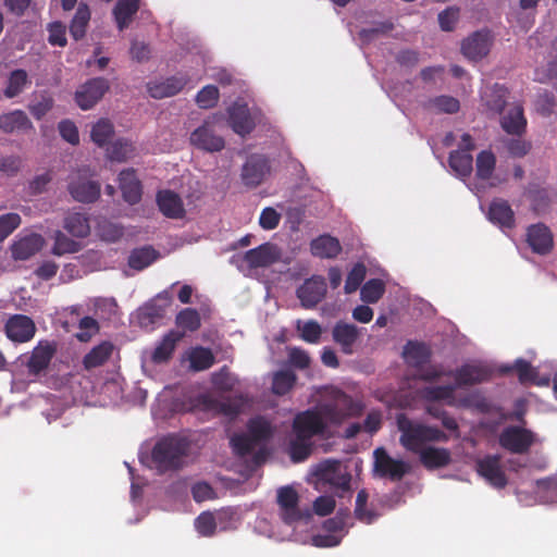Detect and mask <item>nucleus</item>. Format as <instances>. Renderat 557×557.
<instances>
[{"mask_svg":"<svg viewBox=\"0 0 557 557\" xmlns=\"http://www.w3.org/2000/svg\"><path fill=\"white\" fill-rule=\"evenodd\" d=\"M211 382L216 389L230 392L234 388L236 380L228 367L223 366L219 371L212 373Z\"/></svg>","mask_w":557,"mask_h":557,"instance_id":"nucleus-62","label":"nucleus"},{"mask_svg":"<svg viewBox=\"0 0 557 557\" xmlns=\"http://www.w3.org/2000/svg\"><path fill=\"white\" fill-rule=\"evenodd\" d=\"M172 297L168 292L159 294L156 299L146 304L138 310V321L144 327L156 324L165 315V309L170 306Z\"/></svg>","mask_w":557,"mask_h":557,"instance_id":"nucleus-17","label":"nucleus"},{"mask_svg":"<svg viewBox=\"0 0 557 557\" xmlns=\"http://www.w3.org/2000/svg\"><path fill=\"white\" fill-rule=\"evenodd\" d=\"M190 144L206 152H219L224 149L225 140L218 134L213 121H205L190 134Z\"/></svg>","mask_w":557,"mask_h":557,"instance_id":"nucleus-7","label":"nucleus"},{"mask_svg":"<svg viewBox=\"0 0 557 557\" xmlns=\"http://www.w3.org/2000/svg\"><path fill=\"white\" fill-rule=\"evenodd\" d=\"M57 352V344L49 341H40L35 346L25 363L30 375H39L45 372Z\"/></svg>","mask_w":557,"mask_h":557,"instance_id":"nucleus-12","label":"nucleus"},{"mask_svg":"<svg viewBox=\"0 0 557 557\" xmlns=\"http://www.w3.org/2000/svg\"><path fill=\"white\" fill-rule=\"evenodd\" d=\"M496 158L490 150H483L476 156V176L480 180L486 181L492 177L495 170Z\"/></svg>","mask_w":557,"mask_h":557,"instance_id":"nucleus-51","label":"nucleus"},{"mask_svg":"<svg viewBox=\"0 0 557 557\" xmlns=\"http://www.w3.org/2000/svg\"><path fill=\"white\" fill-rule=\"evenodd\" d=\"M537 495L543 503L556 504L557 503V480L556 479H542L537 480Z\"/></svg>","mask_w":557,"mask_h":557,"instance_id":"nucleus-57","label":"nucleus"},{"mask_svg":"<svg viewBox=\"0 0 557 557\" xmlns=\"http://www.w3.org/2000/svg\"><path fill=\"white\" fill-rule=\"evenodd\" d=\"M456 385H438V386H426L420 391V396L426 401H441L444 400L448 406L451 407H469V398L457 400L455 398Z\"/></svg>","mask_w":557,"mask_h":557,"instance_id":"nucleus-20","label":"nucleus"},{"mask_svg":"<svg viewBox=\"0 0 557 557\" xmlns=\"http://www.w3.org/2000/svg\"><path fill=\"white\" fill-rule=\"evenodd\" d=\"M397 429L400 432L399 443L411 453L419 454L422 466L428 470L447 467L451 462L448 448L425 446L428 443H446L449 436L441 429L410 420L407 414L396 416Z\"/></svg>","mask_w":557,"mask_h":557,"instance_id":"nucleus-1","label":"nucleus"},{"mask_svg":"<svg viewBox=\"0 0 557 557\" xmlns=\"http://www.w3.org/2000/svg\"><path fill=\"white\" fill-rule=\"evenodd\" d=\"M110 83L103 77H94L75 92V101L82 110L91 109L109 90Z\"/></svg>","mask_w":557,"mask_h":557,"instance_id":"nucleus-9","label":"nucleus"},{"mask_svg":"<svg viewBox=\"0 0 557 557\" xmlns=\"http://www.w3.org/2000/svg\"><path fill=\"white\" fill-rule=\"evenodd\" d=\"M157 203L160 211L170 219L184 216L185 209L181 197L172 190H160L157 194Z\"/></svg>","mask_w":557,"mask_h":557,"instance_id":"nucleus-29","label":"nucleus"},{"mask_svg":"<svg viewBox=\"0 0 557 557\" xmlns=\"http://www.w3.org/2000/svg\"><path fill=\"white\" fill-rule=\"evenodd\" d=\"M219 88L214 85H207L196 96V103L201 109H211L219 101Z\"/></svg>","mask_w":557,"mask_h":557,"instance_id":"nucleus-61","label":"nucleus"},{"mask_svg":"<svg viewBox=\"0 0 557 557\" xmlns=\"http://www.w3.org/2000/svg\"><path fill=\"white\" fill-rule=\"evenodd\" d=\"M190 369L194 371H205L211 368L215 362V357L210 348L197 346L188 352Z\"/></svg>","mask_w":557,"mask_h":557,"instance_id":"nucleus-38","label":"nucleus"},{"mask_svg":"<svg viewBox=\"0 0 557 557\" xmlns=\"http://www.w3.org/2000/svg\"><path fill=\"white\" fill-rule=\"evenodd\" d=\"M175 323L184 331L195 332L201 326V318L196 309L185 308L177 313Z\"/></svg>","mask_w":557,"mask_h":557,"instance_id":"nucleus-50","label":"nucleus"},{"mask_svg":"<svg viewBox=\"0 0 557 557\" xmlns=\"http://www.w3.org/2000/svg\"><path fill=\"white\" fill-rule=\"evenodd\" d=\"M158 257V251L151 246L137 248L131 252L128 265L134 270L141 271L153 263Z\"/></svg>","mask_w":557,"mask_h":557,"instance_id":"nucleus-41","label":"nucleus"},{"mask_svg":"<svg viewBox=\"0 0 557 557\" xmlns=\"http://www.w3.org/2000/svg\"><path fill=\"white\" fill-rule=\"evenodd\" d=\"M487 216L492 223L500 227L511 228L515 226V213L507 200H493L490 205Z\"/></svg>","mask_w":557,"mask_h":557,"instance_id":"nucleus-30","label":"nucleus"},{"mask_svg":"<svg viewBox=\"0 0 557 557\" xmlns=\"http://www.w3.org/2000/svg\"><path fill=\"white\" fill-rule=\"evenodd\" d=\"M114 346L111 342L104 341L95 346L87 352L83 359V366L86 370H91L104 364L113 352Z\"/></svg>","mask_w":557,"mask_h":557,"instance_id":"nucleus-37","label":"nucleus"},{"mask_svg":"<svg viewBox=\"0 0 557 557\" xmlns=\"http://www.w3.org/2000/svg\"><path fill=\"white\" fill-rule=\"evenodd\" d=\"M114 134L113 124L109 120L98 121L91 129V139L99 147H103Z\"/></svg>","mask_w":557,"mask_h":557,"instance_id":"nucleus-55","label":"nucleus"},{"mask_svg":"<svg viewBox=\"0 0 557 557\" xmlns=\"http://www.w3.org/2000/svg\"><path fill=\"white\" fill-rule=\"evenodd\" d=\"M332 337L343 354L352 355L355 345L360 337V330L355 324L338 321L332 330Z\"/></svg>","mask_w":557,"mask_h":557,"instance_id":"nucleus-22","label":"nucleus"},{"mask_svg":"<svg viewBox=\"0 0 557 557\" xmlns=\"http://www.w3.org/2000/svg\"><path fill=\"white\" fill-rule=\"evenodd\" d=\"M54 100L52 96L44 91L36 96L35 99L29 103L28 110L36 120H41L52 108Z\"/></svg>","mask_w":557,"mask_h":557,"instance_id":"nucleus-54","label":"nucleus"},{"mask_svg":"<svg viewBox=\"0 0 557 557\" xmlns=\"http://www.w3.org/2000/svg\"><path fill=\"white\" fill-rule=\"evenodd\" d=\"M499 445L511 454H527L535 442V434L522 426L510 425L499 434Z\"/></svg>","mask_w":557,"mask_h":557,"instance_id":"nucleus-6","label":"nucleus"},{"mask_svg":"<svg viewBox=\"0 0 557 557\" xmlns=\"http://www.w3.org/2000/svg\"><path fill=\"white\" fill-rule=\"evenodd\" d=\"M363 405L344 392H337L333 401L321 407L324 419L332 424H341L348 418L359 417Z\"/></svg>","mask_w":557,"mask_h":557,"instance_id":"nucleus-4","label":"nucleus"},{"mask_svg":"<svg viewBox=\"0 0 557 557\" xmlns=\"http://www.w3.org/2000/svg\"><path fill=\"white\" fill-rule=\"evenodd\" d=\"M4 330L8 338L12 342L26 343L35 336L36 325L29 317L14 314L8 319Z\"/></svg>","mask_w":557,"mask_h":557,"instance_id":"nucleus-16","label":"nucleus"},{"mask_svg":"<svg viewBox=\"0 0 557 557\" xmlns=\"http://www.w3.org/2000/svg\"><path fill=\"white\" fill-rule=\"evenodd\" d=\"M280 259L277 248L271 244H262L245 252L244 260L250 268H265Z\"/></svg>","mask_w":557,"mask_h":557,"instance_id":"nucleus-27","label":"nucleus"},{"mask_svg":"<svg viewBox=\"0 0 557 557\" xmlns=\"http://www.w3.org/2000/svg\"><path fill=\"white\" fill-rule=\"evenodd\" d=\"M527 240L532 250L540 255H546L553 248L552 232L543 223L533 224L528 227Z\"/></svg>","mask_w":557,"mask_h":557,"instance_id":"nucleus-26","label":"nucleus"},{"mask_svg":"<svg viewBox=\"0 0 557 557\" xmlns=\"http://www.w3.org/2000/svg\"><path fill=\"white\" fill-rule=\"evenodd\" d=\"M312 451V443L310 440L294 435L288 446V454L294 462L305 461Z\"/></svg>","mask_w":557,"mask_h":557,"instance_id":"nucleus-49","label":"nucleus"},{"mask_svg":"<svg viewBox=\"0 0 557 557\" xmlns=\"http://www.w3.org/2000/svg\"><path fill=\"white\" fill-rule=\"evenodd\" d=\"M476 472L484 478L492 486L504 488L507 476L500 465V456L487 455L476 461Z\"/></svg>","mask_w":557,"mask_h":557,"instance_id":"nucleus-13","label":"nucleus"},{"mask_svg":"<svg viewBox=\"0 0 557 557\" xmlns=\"http://www.w3.org/2000/svg\"><path fill=\"white\" fill-rule=\"evenodd\" d=\"M407 364L414 369H421L431 359V350L424 343L409 341L403 351Z\"/></svg>","mask_w":557,"mask_h":557,"instance_id":"nucleus-33","label":"nucleus"},{"mask_svg":"<svg viewBox=\"0 0 557 557\" xmlns=\"http://www.w3.org/2000/svg\"><path fill=\"white\" fill-rule=\"evenodd\" d=\"M430 106L438 112L453 114L459 111V100L451 96H437L430 100Z\"/></svg>","mask_w":557,"mask_h":557,"instance_id":"nucleus-63","label":"nucleus"},{"mask_svg":"<svg viewBox=\"0 0 557 557\" xmlns=\"http://www.w3.org/2000/svg\"><path fill=\"white\" fill-rule=\"evenodd\" d=\"M269 172V160L262 154H251L242 169L243 183L248 187H257L263 182Z\"/></svg>","mask_w":557,"mask_h":557,"instance_id":"nucleus-15","label":"nucleus"},{"mask_svg":"<svg viewBox=\"0 0 557 557\" xmlns=\"http://www.w3.org/2000/svg\"><path fill=\"white\" fill-rule=\"evenodd\" d=\"M33 123L22 110H13L0 115V129L4 133L33 129Z\"/></svg>","mask_w":557,"mask_h":557,"instance_id":"nucleus-36","label":"nucleus"},{"mask_svg":"<svg viewBox=\"0 0 557 557\" xmlns=\"http://www.w3.org/2000/svg\"><path fill=\"white\" fill-rule=\"evenodd\" d=\"M92 175L89 168L78 169L72 173L67 190L75 201L92 203L99 199L101 186L97 181L91 180Z\"/></svg>","mask_w":557,"mask_h":557,"instance_id":"nucleus-3","label":"nucleus"},{"mask_svg":"<svg viewBox=\"0 0 557 557\" xmlns=\"http://www.w3.org/2000/svg\"><path fill=\"white\" fill-rule=\"evenodd\" d=\"M367 269L363 263H356L349 271L344 290L346 294L355 293L363 282L366 277Z\"/></svg>","mask_w":557,"mask_h":557,"instance_id":"nucleus-59","label":"nucleus"},{"mask_svg":"<svg viewBox=\"0 0 557 557\" xmlns=\"http://www.w3.org/2000/svg\"><path fill=\"white\" fill-rule=\"evenodd\" d=\"M448 374L454 375L456 387L475 385L487 381L492 371L481 364H463L455 371H449Z\"/></svg>","mask_w":557,"mask_h":557,"instance_id":"nucleus-19","label":"nucleus"},{"mask_svg":"<svg viewBox=\"0 0 557 557\" xmlns=\"http://www.w3.org/2000/svg\"><path fill=\"white\" fill-rule=\"evenodd\" d=\"M297 330L300 331V338L310 344L319 343L322 335V327L314 320H309L302 325L301 322L298 321Z\"/></svg>","mask_w":557,"mask_h":557,"instance_id":"nucleus-58","label":"nucleus"},{"mask_svg":"<svg viewBox=\"0 0 557 557\" xmlns=\"http://www.w3.org/2000/svg\"><path fill=\"white\" fill-rule=\"evenodd\" d=\"M247 433L257 444H260L273 436V428L265 418L259 416L248 421Z\"/></svg>","mask_w":557,"mask_h":557,"instance_id":"nucleus-40","label":"nucleus"},{"mask_svg":"<svg viewBox=\"0 0 557 557\" xmlns=\"http://www.w3.org/2000/svg\"><path fill=\"white\" fill-rule=\"evenodd\" d=\"M187 75H174L161 82H150L147 85L149 95L154 99L172 97L178 94L188 83Z\"/></svg>","mask_w":557,"mask_h":557,"instance_id":"nucleus-23","label":"nucleus"},{"mask_svg":"<svg viewBox=\"0 0 557 557\" xmlns=\"http://www.w3.org/2000/svg\"><path fill=\"white\" fill-rule=\"evenodd\" d=\"M323 419L322 413L320 414L313 410L299 412L293 421V434L311 441L313 436L324 432L325 423Z\"/></svg>","mask_w":557,"mask_h":557,"instance_id":"nucleus-10","label":"nucleus"},{"mask_svg":"<svg viewBox=\"0 0 557 557\" xmlns=\"http://www.w3.org/2000/svg\"><path fill=\"white\" fill-rule=\"evenodd\" d=\"M492 39L490 30H476L462 41L461 51L469 60H481L488 54Z\"/></svg>","mask_w":557,"mask_h":557,"instance_id":"nucleus-14","label":"nucleus"},{"mask_svg":"<svg viewBox=\"0 0 557 557\" xmlns=\"http://www.w3.org/2000/svg\"><path fill=\"white\" fill-rule=\"evenodd\" d=\"M327 292L325 278L321 275H312L297 288L296 296L305 309H313L320 304Z\"/></svg>","mask_w":557,"mask_h":557,"instance_id":"nucleus-8","label":"nucleus"},{"mask_svg":"<svg viewBox=\"0 0 557 557\" xmlns=\"http://www.w3.org/2000/svg\"><path fill=\"white\" fill-rule=\"evenodd\" d=\"M135 148L129 140L116 139L107 148V154L110 160L123 162L134 156Z\"/></svg>","mask_w":557,"mask_h":557,"instance_id":"nucleus-48","label":"nucleus"},{"mask_svg":"<svg viewBox=\"0 0 557 557\" xmlns=\"http://www.w3.org/2000/svg\"><path fill=\"white\" fill-rule=\"evenodd\" d=\"M54 244L52 247V253L55 256H63L65 253H75L81 250V244L74 239L67 237L63 232L55 231Z\"/></svg>","mask_w":557,"mask_h":557,"instance_id":"nucleus-53","label":"nucleus"},{"mask_svg":"<svg viewBox=\"0 0 557 557\" xmlns=\"http://www.w3.org/2000/svg\"><path fill=\"white\" fill-rule=\"evenodd\" d=\"M297 375L292 370H280L272 377V393L277 396L286 395L296 384Z\"/></svg>","mask_w":557,"mask_h":557,"instance_id":"nucleus-44","label":"nucleus"},{"mask_svg":"<svg viewBox=\"0 0 557 557\" xmlns=\"http://www.w3.org/2000/svg\"><path fill=\"white\" fill-rule=\"evenodd\" d=\"M374 469L382 478H388L392 481H399L410 470L409 466L405 461L393 459L382 447L374 450Z\"/></svg>","mask_w":557,"mask_h":557,"instance_id":"nucleus-11","label":"nucleus"},{"mask_svg":"<svg viewBox=\"0 0 557 557\" xmlns=\"http://www.w3.org/2000/svg\"><path fill=\"white\" fill-rule=\"evenodd\" d=\"M508 98V89L500 84H495L491 92L485 95V104L486 107L495 112V113H502L505 109V106L507 103Z\"/></svg>","mask_w":557,"mask_h":557,"instance_id":"nucleus-47","label":"nucleus"},{"mask_svg":"<svg viewBox=\"0 0 557 557\" xmlns=\"http://www.w3.org/2000/svg\"><path fill=\"white\" fill-rule=\"evenodd\" d=\"M298 503V493L292 486H282L277 490V505L285 523L292 524L302 518Z\"/></svg>","mask_w":557,"mask_h":557,"instance_id":"nucleus-18","label":"nucleus"},{"mask_svg":"<svg viewBox=\"0 0 557 557\" xmlns=\"http://www.w3.org/2000/svg\"><path fill=\"white\" fill-rule=\"evenodd\" d=\"M450 168L459 175L468 177L473 170V158L470 152L454 150L449 153Z\"/></svg>","mask_w":557,"mask_h":557,"instance_id":"nucleus-43","label":"nucleus"},{"mask_svg":"<svg viewBox=\"0 0 557 557\" xmlns=\"http://www.w3.org/2000/svg\"><path fill=\"white\" fill-rule=\"evenodd\" d=\"M184 332L171 330L166 333L151 354V361L160 364L168 362L176 348L177 343L184 337Z\"/></svg>","mask_w":557,"mask_h":557,"instance_id":"nucleus-28","label":"nucleus"},{"mask_svg":"<svg viewBox=\"0 0 557 557\" xmlns=\"http://www.w3.org/2000/svg\"><path fill=\"white\" fill-rule=\"evenodd\" d=\"M527 119L522 104L515 103L500 117V126L508 135L521 137L527 132Z\"/></svg>","mask_w":557,"mask_h":557,"instance_id":"nucleus-25","label":"nucleus"},{"mask_svg":"<svg viewBox=\"0 0 557 557\" xmlns=\"http://www.w3.org/2000/svg\"><path fill=\"white\" fill-rule=\"evenodd\" d=\"M247 403L248 398L243 394L224 399H216L210 395H199L196 398L195 407L203 412L234 418L243 411Z\"/></svg>","mask_w":557,"mask_h":557,"instance_id":"nucleus-5","label":"nucleus"},{"mask_svg":"<svg viewBox=\"0 0 557 557\" xmlns=\"http://www.w3.org/2000/svg\"><path fill=\"white\" fill-rule=\"evenodd\" d=\"M337 461H327L321 469L322 478L331 485H334L342 491H348L350 488L351 476L349 473H337Z\"/></svg>","mask_w":557,"mask_h":557,"instance_id":"nucleus-39","label":"nucleus"},{"mask_svg":"<svg viewBox=\"0 0 557 557\" xmlns=\"http://www.w3.org/2000/svg\"><path fill=\"white\" fill-rule=\"evenodd\" d=\"M189 449L190 442L186 437L169 434L154 444L151 460L160 473L178 470L184 466Z\"/></svg>","mask_w":557,"mask_h":557,"instance_id":"nucleus-2","label":"nucleus"},{"mask_svg":"<svg viewBox=\"0 0 557 557\" xmlns=\"http://www.w3.org/2000/svg\"><path fill=\"white\" fill-rule=\"evenodd\" d=\"M227 115L228 124L236 134L245 136L253 131L255 122L246 103H233L227 109Z\"/></svg>","mask_w":557,"mask_h":557,"instance_id":"nucleus-21","label":"nucleus"},{"mask_svg":"<svg viewBox=\"0 0 557 557\" xmlns=\"http://www.w3.org/2000/svg\"><path fill=\"white\" fill-rule=\"evenodd\" d=\"M63 227L77 238H86L90 234L89 218L84 212H69L64 218Z\"/></svg>","mask_w":557,"mask_h":557,"instance_id":"nucleus-35","label":"nucleus"},{"mask_svg":"<svg viewBox=\"0 0 557 557\" xmlns=\"http://www.w3.org/2000/svg\"><path fill=\"white\" fill-rule=\"evenodd\" d=\"M119 186L127 203L136 205L141 200L143 186L134 169L123 170L119 174Z\"/></svg>","mask_w":557,"mask_h":557,"instance_id":"nucleus-24","label":"nucleus"},{"mask_svg":"<svg viewBox=\"0 0 557 557\" xmlns=\"http://www.w3.org/2000/svg\"><path fill=\"white\" fill-rule=\"evenodd\" d=\"M42 246V237L38 234L25 236L11 246V253L14 260H27L37 253Z\"/></svg>","mask_w":557,"mask_h":557,"instance_id":"nucleus-31","label":"nucleus"},{"mask_svg":"<svg viewBox=\"0 0 557 557\" xmlns=\"http://www.w3.org/2000/svg\"><path fill=\"white\" fill-rule=\"evenodd\" d=\"M97 235L106 242H117L124 234L122 225L106 218L98 220L96 226Z\"/></svg>","mask_w":557,"mask_h":557,"instance_id":"nucleus-46","label":"nucleus"},{"mask_svg":"<svg viewBox=\"0 0 557 557\" xmlns=\"http://www.w3.org/2000/svg\"><path fill=\"white\" fill-rule=\"evenodd\" d=\"M258 444L247 434H235L231 437L234 453L240 457L249 455Z\"/></svg>","mask_w":557,"mask_h":557,"instance_id":"nucleus-60","label":"nucleus"},{"mask_svg":"<svg viewBox=\"0 0 557 557\" xmlns=\"http://www.w3.org/2000/svg\"><path fill=\"white\" fill-rule=\"evenodd\" d=\"M90 21V11L87 4L81 3L70 24V34L75 40L84 38Z\"/></svg>","mask_w":557,"mask_h":557,"instance_id":"nucleus-42","label":"nucleus"},{"mask_svg":"<svg viewBox=\"0 0 557 557\" xmlns=\"http://www.w3.org/2000/svg\"><path fill=\"white\" fill-rule=\"evenodd\" d=\"M22 219L17 213L0 215V243L8 238L20 225Z\"/></svg>","mask_w":557,"mask_h":557,"instance_id":"nucleus-64","label":"nucleus"},{"mask_svg":"<svg viewBox=\"0 0 557 557\" xmlns=\"http://www.w3.org/2000/svg\"><path fill=\"white\" fill-rule=\"evenodd\" d=\"M385 293V284L380 278H371L364 283L360 290L361 300L367 304L377 302Z\"/></svg>","mask_w":557,"mask_h":557,"instance_id":"nucleus-52","label":"nucleus"},{"mask_svg":"<svg viewBox=\"0 0 557 557\" xmlns=\"http://www.w3.org/2000/svg\"><path fill=\"white\" fill-rule=\"evenodd\" d=\"M29 84L30 82L25 70H14L10 73L8 85L3 94L7 98L12 99L22 94L25 87Z\"/></svg>","mask_w":557,"mask_h":557,"instance_id":"nucleus-45","label":"nucleus"},{"mask_svg":"<svg viewBox=\"0 0 557 557\" xmlns=\"http://www.w3.org/2000/svg\"><path fill=\"white\" fill-rule=\"evenodd\" d=\"M140 0H117L112 14L119 30L126 29L133 22L134 16L138 12Z\"/></svg>","mask_w":557,"mask_h":557,"instance_id":"nucleus-32","label":"nucleus"},{"mask_svg":"<svg viewBox=\"0 0 557 557\" xmlns=\"http://www.w3.org/2000/svg\"><path fill=\"white\" fill-rule=\"evenodd\" d=\"M310 250L314 257L333 259L341 253L342 246L337 238L331 235H321L310 243Z\"/></svg>","mask_w":557,"mask_h":557,"instance_id":"nucleus-34","label":"nucleus"},{"mask_svg":"<svg viewBox=\"0 0 557 557\" xmlns=\"http://www.w3.org/2000/svg\"><path fill=\"white\" fill-rule=\"evenodd\" d=\"M515 370L520 383H534L539 372L532 364L524 359H517L512 367L505 369L506 372Z\"/></svg>","mask_w":557,"mask_h":557,"instance_id":"nucleus-56","label":"nucleus"}]
</instances>
